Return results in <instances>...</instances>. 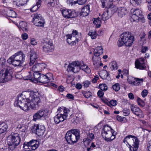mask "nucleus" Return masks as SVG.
Instances as JSON below:
<instances>
[{"mask_svg": "<svg viewBox=\"0 0 151 151\" xmlns=\"http://www.w3.org/2000/svg\"><path fill=\"white\" fill-rule=\"evenodd\" d=\"M40 96V94L36 90L23 92L16 98L14 105L25 111L30 109H35L41 103Z\"/></svg>", "mask_w": 151, "mask_h": 151, "instance_id": "nucleus-1", "label": "nucleus"}, {"mask_svg": "<svg viewBox=\"0 0 151 151\" xmlns=\"http://www.w3.org/2000/svg\"><path fill=\"white\" fill-rule=\"evenodd\" d=\"M25 55L19 51L10 57L7 60V62L15 66L21 65L25 61Z\"/></svg>", "mask_w": 151, "mask_h": 151, "instance_id": "nucleus-2", "label": "nucleus"}, {"mask_svg": "<svg viewBox=\"0 0 151 151\" xmlns=\"http://www.w3.org/2000/svg\"><path fill=\"white\" fill-rule=\"evenodd\" d=\"M134 37L129 32H125L121 35L120 37L117 42L119 47H121L124 44L127 47H130L133 44Z\"/></svg>", "mask_w": 151, "mask_h": 151, "instance_id": "nucleus-3", "label": "nucleus"}, {"mask_svg": "<svg viewBox=\"0 0 151 151\" xmlns=\"http://www.w3.org/2000/svg\"><path fill=\"white\" fill-rule=\"evenodd\" d=\"M70 111L68 109L65 107L59 108L57 110L58 114L53 118L55 123L58 124L66 119Z\"/></svg>", "mask_w": 151, "mask_h": 151, "instance_id": "nucleus-4", "label": "nucleus"}, {"mask_svg": "<svg viewBox=\"0 0 151 151\" xmlns=\"http://www.w3.org/2000/svg\"><path fill=\"white\" fill-rule=\"evenodd\" d=\"M123 142L129 145L130 151H137L139 144V141L137 137L130 135L127 136L124 138Z\"/></svg>", "mask_w": 151, "mask_h": 151, "instance_id": "nucleus-5", "label": "nucleus"}, {"mask_svg": "<svg viewBox=\"0 0 151 151\" xmlns=\"http://www.w3.org/2000/svg\"><path fill=\"white\" fill-rule=\"evenodd\" d=\"M101 134L106 141L111 142L115 138L116 133L111 127L106 125L104 127L102 130Z\"/></svg>", "mask_w": 151, "mask_h": 151, "instance_id": "nucleus-6", "label": "nucleus"}, {"mask_svg": "<svg viewBox=\"0 0 151 151\" xmlns=\"http://www.w3.org/2000/svg\"><path fill=\"white\" fill-rule=\"evenodd\" d=\"M7 142L11 150H13L20 144L21 138L17 133H12L7 138Z\"/></svg>", "mask_w": 151, "mask_h": 151, "instance_id": "nucleus-7", "label": "nucleus"}, {"mask_svg": "<svg viewBox=\"0 0 151 151\" xmlns=\"http://www.w3.org/2000/svg\"><path fill=\"white\" fill-rule=\"evenodd\" d=\"M80 138V131L77 129L68 131L65 135V138L67 142L70 144H73L77 142Z\"/></svg>", "mask_w": 151, "mask_h": 151, "instance_id": "nucleus-8", "label": "nucleus"}, {"mask_svg": "<svg viewBox=\"0 0 151 151\" xmlns=\"http://www.w3.org/2000/svg\"><path fill=\"white\" fill-rule=\"evenodd\" d=\"M130 19L132 21H139L142 22H145L142 12L138 9H131Z\"/></svg>", "mask_w": 151, "mask_h": 151, "instance_id": "nucleus-9", "label": "nucleus"}, {"mask_svg": "<svg viewBox=\"0 0 151 151\" xmlns=\"http://www.w3.org/2000/svg\"><path fill=\"white\" fill-rule=\"evenodd\" d=\"M10 70L4 69L0 71V82L3 83L10 80L12 76Z\"/></svg>", "mask_w": 151, "mask_h": 151, "instance_id": "nucleus-10", "label": "nucleus"}, {"mask_svg": "<svg viewBox=\"0 0 151 151\" xmlns=\"http://www.w3.org/2000/svg\"><path fill=\"white\" fill-rule=\"evenodd\" d=\"M48 111L47 109H42L38 111L33 116L32 120L36 121L37 120L46 119L48 117Z\"/></svg>", "mask_w": 151, "mask_h": 151, "instance_id": "nucleus-11", "label": "nucleus"}, {"mask_svg": "<svg viewBox=\"0 0 151 151\" xmlns=\"http://www.w3.org/2000/svg\"><path fill=\"white\" fill-rule=\"evenodd\" d=\"M67 42L69 44L73 42V44L75 43L74 41L76 40L78 41L81 38V33H78L76 30H73L71 35L68 34L66 35Z\"/></svg>", "mask_w": 151, "mask_h": 151, "instance_id": "nucleus-12", "label": "nucleus"}, {"mask_svg": "<svg viewBox=\"0 0 151 151\" xmlns=\"http://www.w3.org/2000/svg\"><path fill=\"white\" fill-rule=\"evenodd\" d=\"M119 0H101V2L102 4L103 8L106 7L108 8H110L111 12H115V10H116L117 7L113 5V2H118Z\"/></svg>", "mask_w": 151, "mask_h": 151, "instance_id": "nucleus-13", "label": "nucleus"}, {"mask_svg": "<svg viewBox=\"0 0 151 151\" xmlns=\"http://www.w3.org/2000/svg\"><path fill=\"white\" fill-rule=\"evenodd\" d=\"M33 16L32 22L36 26L43 27L45 21L43 17L40 14H36Z\"/></svg>", "mask_w": 151, "mask_h": 151, "instance_id": "nucleus-14", "label": "nucleus"}, {"mask_svg": "<svg viewBox=\"0 0 151 151\" xmlns=\"http://www.w3.org/2000/svg\"><path fill=\"white\" fill-rule=\"evenodd\" d=\"M60 11L63 16L65 18H72L77 16L76 12L72 10L62 8L61 9Z\"/></svg>", "mask_w": 151, "mask_h": 151, "instance_id": "nucleus-15", "label": "nucleus"}, {"mask_svg": "<svg viewBox=\"0 0 151 151\" xmlns=\"http://www.w3.org/2000/svg\"><path fill=\"white\" fill-rule=\"evenodd\" d=\"M32 131L38 136H42L44 134L45 131L44 126L42 124H35L32 129Z\"/></svg>", "mask_w": 151, "mask_h": 151, "instance_id": "nucleus-16", "label": "nucleus"}, {"mask_svg": "<svg viewBox=\"0 0 151 151\" xmlns=\"http://www.w3.org/2000/svg\"><path fill=\"white\" fill-rule=\"evenodd\" d=\"M29 75L27 76V79L35 83L39 82L41 74L38 72L33 71L29 72Z\"/></svg>", "mask_w": 151, "mask_h": 151, "instance_id": "nucleus-17", "label": "nucleus"}, {"mask_svg": "<svg viewBox=\"0 0 151 151\" xmlns=\"http://www.w3.org/2000/svg\"><path fill=\"white\" fill-rule=\"evenodd\" d=\"M81 62L78 61H74L70 64L68 69L74 73L78 72L80 70Z\"/></svg>", "mask_w": 151, "mask_h": 151, "instance_id": "nucleus-18", "label": "nucleus"}, {"mask_svg": "<svg viewBox=\"0 0 151 151\" xmlns=\"http://www.w3.org/2000/svg\"><path fill=\"white\" fill-rule=\"evenodd\" d=\"M43 50L46 52H52L53 50V46L52 42L50 40L44 41L42 44Z\"/></svg>", "mask_w": 151, "mask_h": 151, "instance_id": "nucleus-19", "label": "nucleus"}, {"mask_svg": "<svg viewBox=\"0 0 151 151\" xmlns=\"http://www.w3.org/2000/svg\"><path fill=\"white\" fill-rule=\"evenodd\" d=\"M131 111L134 114L140 118L144 116L142 111L137 106L134 104L131 105L130 106Z\"/></svg>", "mask_w": 151, "mask_h": 151, "instance_id": "nucleus-20", "label": "nucleus"}, {"mask_svg": "<svg viewBox=\"0 0 151 151\" xmlns=\"http://www.w3.org/2000/svg\"><path fill=\"white\" fill-rule=\"evenodd\" d=\"M53 79V75L51 73H48L45 75L41 74L39 82L46 83Z\"/></svg>", "mask_w": 151, "mask_h": 151, "instance_id": "nucleus-21", "label": "nucleus"}, {"mask_svg": "<svg viewBox=\"0 0 151 151\" xmlns=\"http://www.w3.org/2000/svg\"><path fill=\"white\" fill-rule=\"evenodd\" d=\"M135 65L137 68L144 69L146 67L144 58H141L137 59L135 62Z\"/></svg>", "mask_w": 151, "mask_h": 151, "instance_id": "nucleus-22", "label": "nucleus"}, {"mask_svg": "<svg viewBox=\"0 0 151 151\" xmlns=\"http://www.w3.org/2000/svg\"><path fill=\"white\" fill-rule=\"evenodd\" d=\"M29 54L30 58V62L29 64L30 66H31L35 62L37 58V53L33 50H30Z\"/></svg>", "mask_w": 151, "mask_h": 151, "instance_id": "nucleus-23", "label": "nucleus"}, {"mask_svg": "<svg viewBox=\"0 0 151 151\" xmlns=\"http://www.w3.org/2000/svg\"><path fill=\"white\" fill-rule=\"evenodd\" d=\"M47 66L44 63H37L35 64L32 67V70L33 71H39L44 69Z\"/></svg>", "mask_w": 151, "mask_h": 151, "instance_id": "nucleus-24", "label": "nucleus"}, {"mask_svg": "<svg viewBox=\"0 0 151 151\" xmlns=\"http://www.w3.org/2000/svg\"><path fill=\"white\" fill-rule=\"evenodd\" d=\"M17 129H18V130L20 132L22 133L21 134L22 137H25L27 129L26 126L22 122H21L18 125Z\"/></svg>", "mask_w": 151, "mask_h": 151, "instance_id": "nucleus-25", "label": "nucleus"}, {"mask_svg": "<svg viewBox=\"0 0 151 151\" xmlns=\"http://www.w3.org/2000/svg\"><path fill=\"white\" fill-rule=\"evenodd\" d=\"M116 11L118 16L120 17H122L125 15L127 12V9L124 7H119L118 8L117 7L116 10H115V12H112L114 13Z\"/></svg>", "mask_w": 151, "mask_h": 151, "instance_id": "nucleus-26", "label": "nucleus"}, {"mask_svg": "<svg viewBox=\"0 0 151 151\" xmlns=\"http://www.w3.org/2000/svg\"><path fill=\"white\" fill-rule=\"evenodd\" d=\"M18 27L19 29L23 31H26L28 30V26L27 23L25 21H22L19 23L18 24L16 22L14 23Z\"/></svg>", "mask_w": 151, "mask_h": 151, "instance_id": "nucleus-27", "label": "nucleus"}, {"mask_svg": "<svg viewBox=\"0 0 151 151\" xmlns=\"http://www.w3.org/2000/svg\"><path fill=\"white\" fill-rule=\"evenodd\" d=\"M67 2L71 6H73L78 3L79 4L83 5L84 4L87 0H66Z\"/></svg>", "mask_w": 151, "mask_h": 151, "instance_id": "nucleus-28", "label": "nucleus"}, {"mask_svg": "<svg viewBox=\"0 0 151 151\" xmlns=\"http://www.w3.org/2000/svg\"><path fill=\"white\" fill-rule=\"evenodd\" d=\"M30 150H36L39 146V142L36 140H32L29 142Z\"/></svg>", "mask_w": 151, "mask_h": 151, "instance_id": "nucleus-29", "label": "nucleus"}, {"mask_svg": "<svg viewBox=\"0 0 151 151\" xmlns=\"http://www.w3.org/2000/svg\"><path fill=\"white\" fill-rule=\"evenodd\" d=\"M103 53V49L101 46H97L93 51V54L96 57H98L102 55Z\"/></svg>", "mask_w": 151, "mask_h": 151, "instance_id": "nucleus-30", "label": "nucleus"}, {"mask_svg": "<svg viewBox=\"0 0 151 151\" xmlns=\"http://www.w3.org/2000/svg\"><path fill=\"white\" fill-rule=\"evenodd\" d=\"M90 8L88 6H86L83 7L80 13V15L83 16H86L89 12Z\"/></svg>", "mask_w": 151, "mask_h": 151, "instance_id": "nucleus-31", "label": "nucleus"}, {"mask_svg": "<svg viewBox=\"0 0 151 151\" xmlns=\"http://www.w3.org/2000/svg\"><path fill=\"white\" fill-rule=\"evenodd\" d=\"M80 68V70L81 69L87 73H89L91 72V70L90 68L86 64L83 63H81Z\"/></svg>", "mask_w": 151, "mask_h": 151, "instance_id": "nucleus-32", "label": "nucleus"}, {"mask_svg": "<svg viewBox=\"0 0 151 151\" xmlns=\"http://www.w3.org/2000/svg\"><path fill=\"white\" fill-rule=\"evenodd\" d=\"M28 0H14V4L18 6H23L26 4Z\"/></svg>", "mask_w": 151, "mask_h": 151, "instance_id": "nucleus-33", "label": "nucleus"}, {"mask_svg": "<svg viewBox=\"0 0 151 151\" xmlns=\"http://www.w3.org/2000/svg\"><path fill=\"white\" fill-rule=\"evenodd\" d=\"M8 128L7 124L4 122L0 123V134L6 132Z\"/></svg>", "mask_w": 151, "mask_h": 151, "instance_id": "nucleus-34", "label": "nucleus"}, {"mask_svg": "<svg viewBox=\"0 0 151 151\" xmlns=\"http://www.w3.org/2000/svg\"><path fill=\"white\" fill-rule=\"evenodd\" d=\"M44 3H46L47 4L49 7H54L56 4L54 0H43Z\"/></svg>", "mask_w": 151, "mask_h": 151, "instance_id": "nucleus-35", "label": "nucleus"}, {"mask_svg": "<svg viewBox=\"0 0 151 151\" xmlns=\"http://www.w3.org/2000/svg\"><path fill=\"white\" fill-rule=\"evenodd\" d=\"M108 10L105 11L102 15V19L104 21L108 19L111 17V15Z\"/></svg>", "mask_w": 151, "mask_h": 151, "instance_id": "nucleus-36", "label": "nucleus"}, {"mask_svg": "<svg viewBox=\"0 0 151 151\" xmlns=\"http://www.w3.org/2000/svg\"><path fill=\"white\" fill-rule=\"evenodd\" d=\"M93 23L96 25L97 28H99L101 24V21L100 18L98 17L96 19L94 18L93 20Z\"/></svg>", "mask_w": 151, "mask_h": 151, "instance_id": "nucleus-37", "label": "nucleus"}, {"mask_svg": "<svg viewBox=\"0 0 151 151\" xmlns=\"http://www.w3.org/2000/svg\"><path fill=\"white\" fill-rule=\"evenodd\" d=\"M7 16L10 17L15 18L16 17V12L12 10H9L7 12Z\"/></svg>", "mask_w": 151, "mask_h": 151, "instance_id": "nucleus-38", "label": "nucleus"}, {"mask_svg": "<svg viewBox=\"0 0 151 151\" xmlns=\"http://www.w3.org/2000/svg\"><path fill=\"white\" fill-rule=\"evenodd\" d=\"M142 0H130V2L133 6H136L139 5Z\"/></svg>", "mask_w": 151, "mask_h": 151, "instance_id": "nucleus-39", "label": "nucleus"}, {"mask_svg": "<svg viewBox=\"0 0 151 151\" xmlns=\"http://www.w3.org/2000/svg\"><path fill=\"white\" fill-rule=\"evenodd\" d=\"M143 81V79L142 78L139 79L137 78H135L133 85L135 86L139 85Z\"/></svg>", "mask_w": 151, "mask_h": 151, "instance_id": "nucleus-40", "label": "nucleus"}, {"mask_svg": "<svg viewBox=\"0 0 151 151\" xmlns=\"http://www.w3.org/2000/svg\"><path fill=\"white\" fill-rule=\"evenodd\" d=\"M137 102L138 105L141 107H144L145 105V102L140 98L138 97L137 99Z\"/></svg>", "mask_w": 151, "mask_h": 151, "instance_id": "nucleus-41", "label": "nucleus"}, {"mask_svg": "<svg viewBox=\"0 0 151 151\" xmlns=\"http://www.w3.org/2000/svg\"><path fill=\"white\" fill-rule=\"evenodd\" d=\"M109 75V73L106 70H104L100 73V76L104 78H106Z\"/></svg>", "mask_w": 151, "mask_h": 151, "instance_id": "nucleus-42", "label": "nucleus"}, {"mask_svg": "<svg viewBox=\"0 0 151 151\" xmlns=\"http://www.w3.org/2000/svg\"><path fill=\"white\" fill-rule=\"evenodd\" d=\"M88 35L91 37L92 39H95L96 38L97 35L96 32L94 31L89 32Z\"/></svg>", "mask_w": 151, "mask_h": 151, "instance_id": "nucleus-43", "label": "nucleus"}, {"mask_svg": "<svg viewBox=\"0 0 151 151\" xmlns=\"http://www.w3.org/2000/svg\"><path fill=\"white\" fill-rule=\"evenodd\" d=\"M29 142H25L23 145V148L26 151H29L31 150H30V145H29Z\"/></svg>", "mask_w": 151, "mask_h": 151, "instance_id": "nucleus-44", "label": "nucleus"}, {"mask_svg": "<svg viewBox=\"0 0 151 151\" xmlns=\"http://www.w3.org/2000/svg\"><path fill=\"white\" fill-rule=\"evenodd\" d=\"M117 120L120 122L123 123L127 121L126 119L124 117H122L119 115H117L116 117Z\"/></svg>", "mask_w": 151, "mask_h": 151, "instance_id": "nucleus-45", "label": "nucleus"}, {"mask_svg": "<svg viewBox=\"0 0 151 151\" xmlns=\"http://www.w3.org/2000/svg\"><path fill=\"white\" fill-rule=\"evenodd\" d=\"M117 104V102L116 100H112L107 103V104L109 106H115Z\"/></svg>", "mask_w": 151, "mask_h": 151, "instance_id": "nucleus-46", "label": "nucleus"}, {"mask_svg": "<svg viewBox=\"0 0 151 151\" xmlns=\"http://www.w3.org/2000/svg\"><path fill=\"white\" fill-rule=\"evenodd\" d=\"M111 68L114 70L117 69L118 68L116 63L115 61H113L110 63Z\"/></svg>", "mask_w": 151, "mask_h": 151, "instance_id": "nucleus-47", "label": "nucleus"}, {"mask_svg": "<svg viewBox=\"0 0 151 151\" xmlns=\"http://www.w3.org/2000/svg\"><path fill=\"white\" fill-rule=\"evenodd\" d=\"M6 60L4 58H0V66L4 67L5 66Z\"/></svg>", "mask_w": 151, "mask_h": 151, "instance_id": "nucleus-48", "label": "nucleus"}, {"mask_svg": "<svg viewBox=\"0 0 151 151\" xmlns=\"http://www.w3.org/2000/svg\"><path fill=\"white\" fill-rule=\"evenodd\" d=\"M99 88L102 91H105L107 89V86L105 84H101L99 85Z\"/></svg>", "mask_w": 151, "mask_h": 151, "instance_id": "nucleus-49", "label": "nucleus"}, {"mask_svg": "<svg viewBox=\"0 0 151 151\" xmlns=\"http://www.w3.org/2000/svg\"><path fill=\"white\" fill-rule=\"evenodd\" d=\"M122 112L124 116H125L129 115L130 113V110L129 109H123Z\"/></svg>", "mask_w": 151, "mask_h": 151, "instance_id": "nucleus-50", "label": "nucleus"}, {"mask_svg": "<svg viewBox=\"0 0 151 151\" xmlns=\"http://www.w3.org/2000/svg\"><path fill=\"white\" fill-rule=\"evenodd\" d=\"M135 79V78L132 76H129L128 78L127 81L129 83L133 85Z\"/></svg>", "mask_w": 151, "mask_h": 151, "instance_id": "nucleus-51", "label": "nucleus"}, {"mask_svg": "<svg viewBox=\"0 0 151 151\" xmlns=\"http://www.w3.org/2000/svg\"><path fill=\"white\" fill-rule=\"evenodd\" d=\"M112 88L115 91H118L120 89V86L119 83H116L113 85Z\"/></svg>", "mask_w": 151, "mask_h": 151, "instance_id": "nucleus-52", "label": "nucleus"}, {"mask_svg": "<svg viewBox=\"0 0 151 151\" xmlns=\"http://www.w3.org/2000/svg\"><path fill=\"white\" fill-rule=\"evenodd\" d=\"M76 116L77 117V120L78 121V123L80 121L83 119V116L81 113H79L78 114H76Z\"/></svg>", "mask_w": 151, "mask_h": 151, "instance_id": "nucleus-53", "label": "nucleus"}, {"mask_svg": "<svg viewBox=\"0 0 151 151\" xmlns=\"http://www.w3.org/2000/svg\"><path fill=\"white\" fill-rule=\"evenodd\" d=\"M83 141L84 145L85 146V147H87L89 145L91 141L89 140L88 139L85 138L83 139Z\"/></svg>", "mask_w": 151, "mask_h": 151, "instance_id": "nucleus-54", "label": "nucleus"}, {"mask_svg": "<svg viewBox=\"0 0 151 151\" xmlns=\"http://www.w3.org/2000/svg\"><path fill=\"white\" fill-rule=\"evenodd\" d=\"M92 95L91 92L89 91L84 92L83 93V96H84L87 98H88Z\"/></svg>", "mask_w": 151, "mask_h": 151, "instance_id": "nucleus-55", "label": "nucleus"}, {"mask_svg": "<svg viewBox=\"0 0 151 151\" xmlns=\"http://www.w3.org/2000/svg\"><path fill=\"white\" fill-rule=\"evenodd\" d=\"M101 123V122H100L96 126H95L93 129V132H97L99 130V127H101L100 125Z\"/></svg>", "mask_w": 151, "mask_h": 151, "instance_id": "nucleus-56", "label": "nucleus"}, {"mask_svg": "<svg viewBox=\"0 0 151 151\" xmlns=\"http://www.w3.org/2000/svg\"><path fill=\"white\" fill-rule=\"evenodd\" d=\"M94 134L91 133L88 134L87 135V137L86 138L88 139L90 141H91L94 138Z\"/></svg>", "mask_w": 151, "mask_h": 151, "instance_id": "nucleus-57", "label": "nucleus"}, {"mask_svg": "<svg viewBox=\"0 0 151 151\" xmlns=\"http://www.w3.org/2000/svg\"><path fill=\"white\" fill-rule=\"evenodd\" d=\"M22 117L20 116H17L15 119V121L16 123H17L19 124L21 122H20L22 120Z\"/></svg>", "mask_w": 151, "mask_h": 151, "instance_id": "nucleus-58", "label": "nucleus"}, {"mask_svg": "<svg viewBox=\"0 0 151 151\" xmlns=\"http://www.w3.org/2000/svg\"><path fill=\"white\" fill-rule=\"evenodd\" d=\"M30 43L31 45H37V42L36 39L34 38H32L30 39Z\"/></svg>", "mask_w": 151, "mask_h": 151, "instance_id": "nucleus-59", "label": "nucleus"}, {"mask_svg": "<svg viewBox=\"0 0 151 151\" xmlns=\"http://www.w3.org/2000/svg\"><path fill=\"white\" fill-rule=\"evenodd\" d=\"M148 94L147 90L146 89L143 90L141 94L143 97H145L147 96Z\"/></svg>", "mask_w": 151, "mask_h": 151, "instance_id": "nucleus-60", "label": "nucleus"}, {"mask_svg": "<svg viewBox=\"0 0 151 151\" xmlns=\"http://www.w3.org/2000/svg\"><path fill=\"white\" fill-rule=\"evenodd\" d=\"M21 37L23 40H25L28 38V35L27 33H24L22 34Z\"/></svg>", "mask_w": 151, "mask_h": 151, "instance_id": "nucleus-61", "label": "nucleus"}, {"mask_svg": "<svg viewBox=\"0 0 151 151\" xmlns=\"http://www.w3.org/2000/svg\"><path fill=\"white\" fill-rule=\"evenodd\" d=\"M38 6L35 5L31 9L30 11L33 12H35L39 8Z\"/></svg>", "mask_w": 151, "mask_h": 151, "instance_id": "nucleus-62", "label": "nucleus"}, {"mask_svg": "<svg viewBox=\"0 0 151 151\" xmlns=\"http://www.w3.org/2000/svg\"><path fill=\"white\" fill-rule=\"evenodd\" d=\"M10 147L9 146V147L8 148L7 146H4L2 147H1L0 149L1 151H9V149H10L11 150V149L10 148V147Z\"/></svg>", "mask_w": 151, "mask_h": 151, "instance_id": "nucleus-63", "label": "nucleus"}, {"mask_svg": "<svg viewBox=\"0 0 151 151\" xmlns=\"http://www.w3.org/2000/svg\"><path fill=\"white\" fill-rule=\"evenodd\" d=\"M147 151H151V139L148 142L147 148Z\"/></svg>", "mask_w": 151, "mask_h": 151, "instance_id": "nucleus-64", "label": "nucleus"}]
</instances>
